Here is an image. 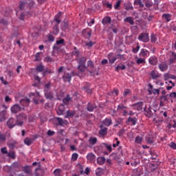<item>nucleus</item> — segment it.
Here are the masks:
<instances>
[{
	"label": "nucleus",
	"instance_id": "obj_1",
	"mask_svg": "<svg viewBox=\"0 0 176 176\" xmlns=\"http://www.w3.org/2000/svg\"><path fill=\"white\" fill-rule=\"evenodd\" d=\"M86 60H87V58L85 56L76 58V61L78 64V69L80 72H85L86 71Z\"/></svg>",
	"mask_w": 176,
	"mask_h": 176
},
{
	"label": "nucleus",
	"instance_id": "obj_2",
	"mask_svg": "<svg viewBox=\"0 0 176 176\" xmlns=\"http://www.w3.org/2000/svg\"><path fill=\"white\" fill-rule=\"evenodd\" d=\"M138 39L143 43H148L149 42V34L148 33H141L138 36Z\"/></svg>",
	"mask_w": 176,
	"mask_h": 176
},
{
	"label": "nucleus",
	"instance_id": "obj_3",
	"mask_svg": "<svg viewBox=\"0 0 176 176\" xmlns=\"http://www.w3.org/2000/svg\"><path fill=\"white\" fill-rule=\"evenodd\" d=\"M144 114L147 116V118H153L156 115V111L155 109H152V107H149L146 109L144 108Z\"/></svg>",
	"mask_w": 176,
	"mask_h": 176
},
{
	"label": "nucleus",
	"instance_id": "obj_4",
	"mask_svg": "<svg viewBox=\"0 0 176 176\" xmlns=\"http://www.w3.org/2000/svg\"><path fill=\"white\" fill-rule=\"evenodd\" d=\"M85 71L89 72V74H94V72H96V70L94 69V63L93 61H87V66H86Z\"/></svg>",
	"mask_w": 176,
	"mask_h": 176
},
{
	"label": "nucleus",
	"instance_id": "obj_5",
	"mask_svg": "<svg viewBox=\"0 0 176 176\" xmlns=\"http://www.w3.org/2000/svg\"><path fill=\"white\" fill-rule=\"evenodd\" d=\"M133 107V109H136L137 111H142V107H144L143 102H138V103H135L131 105Z\"/></svg>",
	"mask_w": 176,
	"mask_h": 176
},
{
	"label": "nucleus",
	"instance_id": "obj_6",
	"mask_svg": "<svg viewBox=\"0 0 176 176\" xmlns=\"http://www.w3.org/2000/svg\"><path fill=\"white\" fill-rule=\"evenodd\" d=\"M7 126L10 129H13L16 126V120L14 118H11L7 121Z\"/></svg>",
	"mask_w": 176,
	"mask_h": 176
},
{
	"label": "nucleus",
	"instance_id": "obj_7",
	"mask_svg": "<svg viewBox=\"0 0 176 176\" xmlns=\"http://www.w3.org/2000/svg\"><path fill=\"white\" fill-rule=\"evenodd\" d=\"M149 54V51H148L146 49H142L139 54L140 56L142 57V58H146Z\"/></svg>",
	"mask_w": 176,
	"mask_h": 176
},
{
	"label": "nucleus",
	"instance_id": "obj_8",
	"mask_svg": "<svg viewBox=\"0 0 176 176\" xmlns=\"http://www.w3.org/2000/svg\"><path fill=\"white\" fill-rule=\"evenodd\" d=\"M158 67L160 68V71H162V72H164V71H167V69H168V65L166 64V62H162Z\"/></svg>",
	"mask_w": 176,
	"mask_h": 176
},
{
	"label": "nucleus",
	"instance_id": "obj_9",
	"mask_svg": "<svg viewBox=\"0 0 176 176\" xmlns=\"http://www.w3.org/2000/svg\"><path fill=\"white\" fill-rule=\"evenodd\" d=\"M21 111V107L19 104H14L11 107V112L12 113H17Z\"/></svg>",
	"mask_w": 176,
	"mask_h": 176
},
{
	"label": "nucleus",
	"instance_id": "obj_10",
	"mask_svg": "<svg viewBox=\"0 0 176 176\" xmlns=\"http://www.w3.org/2000/svg\"><path fill=\"white\" fill-rule=\"evenodd\" d=\"M100 129H101L99 131V135H101V137H105V135H107V133H108V128H102V125H100Z\"/></svg>",
	"mask_w": 176,
	"mask_h": 176
},
{
	"label": "nucleus",
	"instance_id": "obj_11",
	"mask_svg": "<svg viewBox=\"0 0 176 176\" xmlns=\"http://www.w3.org/2000/svg\"><path fill=\"white\" fill-rule=\"evenodd\" d=\"M108 59L110 64H113L116 60H118V56H113V53H110L108 56Z\"/></svg>",
	"mask_w": 176,
	"mask_h": 176
},
{
	"label": "nucleus",
	"instance_id": "obj_12",
	"mask_svg": "<svg viewBox=\"0 0 176 176\" xmlns=\"http://www.w3.org/2000/svg\"><path fill=\"white\" fill-rule=\"evenodd\" d=\"M148 63L151 65H156L157 64V58L155 56H151L148 59Z\"/></svg>",
	"mask_w": 176,
	"mask_h": 176
},
{
	"label": "nucleus",
	"instance_id": "obj_13",
	"mask_svg": "<svg viewBox=\"0 0 176 176\" xmlns=\"http://www.w3.org/2000/svg\"><path fill=\"white\" fill-rule=\"evenodd\" d=\"M72 55L75 56L76 58H79L80 57V51L76 47H74Z\"/></svg>",
	"mask_w": 176,
	"mask_h": 176
},
{
	"label": "nucleus",
	"instance_id": "obj_14",
	"mask_svg": "<svg viewBox=\"0 0 176 176\" xmlns=\"http://www.w3.org/2000/svg\"><path fill=\"white\" fill-rule=\"evenodd\" d=\"M87 159L90 162V163H93L96 161V155L93 154V153H89L87 155Z\"/></svg>",
	"mask_w": 176,
	"mask_h": 176
},
{
	"label": "nucleus",
	"instance_id": "obj_15",
	"mask_svg": "<svg viewBox=\"0 0 176 176\" xmlns=\"http://www.w3.org/2000/svg\"><path fill=\"white\" fill-rule=\"evenodd\" d=\"M64 82H71V79L72 78V74H69V73H66L63 75V76Z\"/></svg>",
	"mask_w": 176,
	"mask_h": 176
},
{
	"label": "nucleus",
	"instance_id": "obj_16",
	"mask_svg": "<svg viewBox=\"0 0 176 176\" xmlns=\"http://www.w3.org/2000/svg\"><path fill=\"white\" fill-rule=\"evenodd\" d=\"M150 76H151L152 79H157L160 76L159 72L156 70H153L150 73Z\"/></svg>",
	"mask_w": 176,
	"mask_h": 176
},
{
	"label": "nucleus",
	"instance_id": "obj_17",
	"mask_svg": "<svg viewBox=\"0 0 176 176\" xmlns=\"http://www.w3.org/2000/svg\"><path fill=\"white\" fill-rule=\"evenodd\" d=\"M64 112H65V106H64V104L59 105L57 110L58 115H63Z\"/></svg>",
	"mask_w": 176,
	"mask_h": 176
},
{
	"label": "nucleus",
	"instance_id": "obj_18",
	"mask_svg": "<svg viewBox=\"0 0 176 176\" xmlns=\"http://www.w3.org/2000/svg\"><path fill=\"white\" fill-rule=\"evenodd\" d=\"M21 105L23 107H28L30 105V100L28 98L21 99Z\"/></svg>",
	"mask_w": 176,
	"mask_h": 176
},
{
	"label": "nucleus",
	"instance_id": "obj_19",
	"mask_svg": "<svg viewBox=\"0 0 176 176\" xmlns=\"http://www.w3.org/2000/svg\"><path fill=\"white\" fill-rule=\"evenodd\" d=\"M102 124H104V126H107V127H109V126H111V124H112V119L111 118H105L102 121Z\"/></svg>",
	"mask_w": 176,
	"mask_h": 176
},
{
	"label": "nucleus",
	"instance_id": "obj_20",
	"mask_svg": "<svg viewBox=\"0 0 176 176\" xmlns=\"http://www.w3.org/2000/svg\"><path fill=\"white\" fill-rule=\"evenodd\" d=\"M135 61H136V64H138V65H141V64H142V65H145V63H146L144 58H136Z\"/></svg>",
	"mask_w": 176,
	"mask_h": 176
},
{
	"label": "nucleus",
	"instance_id": "obj_21",
	"mask_svg": "<svg viewBox=\"0 0 176 176\" xmlns=\"http://www.w3.org/2000/svg\"><path fill=\"white\" fill-rule=\"evenodd\" d=\"M45 96L47 100H53V93L52 91H45Z\"/></svg>",
	"mask_w": 176,
	"mask_h": 176
},
{
	"label": "nucleus",
	"instance_id": "obj_22",
	"mask_svg": "<svg viewBox=\"0 0 176 176\" xmlns=\"http://www.w3.org/2000/svg\"><path fill=\"white\" fill-rule=\"evenodd\" d=\"M111 21H112V19H111L110 16H106L102 20V24H111Z\"/></svg>",
	"mask_w": 176,
	"mask_h": 176
},
{
	"label": "nucleus",
	"instance_id": "obj_23",
	"mask_svg": "<svg viewBox=\"0 0 176 176\" xmlns=\"http://www.w3.org/2000/svg\"><path fill=\"white\" fill-rule=\"evenodd\" d=\"M61 12H58L54 18V21H56L57 23V24H60L61 23Z\"/></svg>",
	"mask_w": 176,
	"mask_h": 176
},
{
	"label": "nucleus",
	"instance_id": "obj_24",
	"mask_svg": "<svg viewBox=\"0 0 176 176\" xmlns=\"http://www.w3.org/2000/svg\"><path fill=\"white\" fill-rule=\"evenodd\" d=\"M5 115H6V111L5 110L0 113V123H2V122L6 120V117H5Z\"/></svg>",
	"mask_w": 176,
	"mask_h": 176
},
{
	"label": "nucleus",
	"instance_id": "obj_25",
	"mask_svg": "<svg viewBox=\"0 0 176 176\" xmlns=\"http://www.w3.org/2000/svg\"><path fill=\"white\" fill-rule=\"evenodd\" d=\"M124 21L125 23H129V24H130L131 25H134V19H133V17H131V16H128V17H126V18L124 20Z\"/></svg>",
	"mask_w": 176,
	"mask_h": 176
},
{
	"label": "nucleus",
	"instance_id": "obj_26",
	"mask_svg": "<svg viewBox=\"0 0 176 176\" xmlns=\"http://www.w3.org/2000/svg\"><path fill=\"white\" fill-rule=\"evenodd\" d=\"M45 174V170L41 169V168H36L35 171V175L36 176H43Z\"/></svg>",
	"mask_w": 176,
	"mask_h": 176
},
{
	"label": "nucleus",
	"instance_id": "obj_27",
	"mask_svg": "<svg viewBox=\"0 0 176 176\" xmlns=\"http://www.w3.org/2000/svg\"><path fill=\"white\" fill-rule=\"evenodd\" d=\"M23 171L25 173V174L31 175L32 173V168L30 166H26L23 168Z\"/></svg>",
	"mask_w": 176,
	"mask_h": 176
},
{
	"label": "nucleus",
	"instance_id": "obj_28",
	"mask_svg": "<svg viewBox=\"0 0 176 176\" xmlns=\"http://www.w3.org/2000/svg\"><path fill=\"white\" fill-rule=\"evenodd\" d=\"M96 108H97L96 104H91V103H88L87 109L89 112H93L94 111V109H96Z\"/></svg>",
	"mask_w": 176,
	"mask_h": 176
},
{
	"label": "nucleus",
	"instance_id": "obj_29",
	"mask_svg": "<svg viewBox=\"0 0 176 176\" xmlns=\"http://www.w3.org/2000/svg\"><path fill=\"white\" fill-rule=\"evenodd\" d=\"M44 70L45 66L42 64H39L36 67V71H37V72H43Z\"/></svg>",
	"mask_w": 176,
	"mask_h": 176
},
{
	"label": "nucleus",
	"instance_id": "obj_30",
	"mask_svg": "<svg viewBox=\"0 0 176 176\" xmlns=\"http://www.w3.org/2000/svg\"><path fill=\"white\" fill-rule=\"evenodd\" d=\"M137 118L129 117L128 118V122H130L133 126H135V124H137Z\"/></svg>",
	"mask_w": 176,
	"mask_h": 176
},
{
	"label": "nucleus",
	"instance_id": "obj_31",
	"mask_svg": "<svg viewBox=\"0 0 176 176\" xmlns=\"http://www.w3.org/2000/svg\"><path fill=\"white\" fill-rule=\"evenodd\" d=\"M97 138H90L89 140V142L90 145H96L97 144Z\"/></svg>",
	"mask_w": 176,
	"mask_h": 176
},
{
	"label": "nucleus",
	"instance_id": "obj_32",
	"mask_svg": "<svg viewBox=\"0 0 176 176\" xmlns=\"http://www.w3.org/2000/svg\"><path fill=\"white\" fill-rule=\"evenodd\" d=\"M98 164H100L102 166V164H104L105 163V157H99L97 160Z\"/></svg>",
	"mask_w": 176,
	"mask_h": 176
},
{
	"label": "nucleus",
	"instance_id": "obj_33",
	"mask_svg": "<svg viewBox=\"0 0 176 176\" xmlns=\"http://www.w3.org/2000/svg\"><path fill=\"white\" fill-rule=\"evenodd\" d=\"M75 116V111H67L65 118H72Z\"/></svg>",
	"mask_w": 176,
	"mask_h": 176
},
{
	"label": "nucleus",
	"instance_id": "obj_34",
	"mask_svg": "<svg viewBox=\"0 0 176 176\" xmlns=\"http://www.w3.org/2000/svg\"><path fill=\"white\" fill-rule=\"evenodd\" d=\"M56 120L58 122V126H64L65 124V121L61 118H56Z\"/></svg>",
	"mask_w": 176,
	"mask_h": 176
},
{
	"label": "nucleus",
	"instance_id": "obj_35",
	"mask_svg": "<svg viewBox=\"0 0 176 176\" xmlns=\"http://www.w3.org/2000/svg\"><path fill=\"white\" fill-rule=\"evenodd\" d=\"M162 18L166 20V21L168 22L171 21V14H164L162 15Z\"/></svg>",
	"mask_w": 176,
	"mask_h": 176
},
{
	"label": "nucleus",
	"instance_id": "obj_36",
	"mask_svg": "<svg viewBox=\"0 0 176 176\" xmlns=\"http://www.w3.org/2000/svg\"><path fill=\"white\" fill-rule=\"evenodd\" d=\"M23 120L21 118H19V117H16V120L15 121V126H23Z\"/></svg>",
	"mask_w": 176,
	"mask_h": 176
},
{
	"label": "nucleus",
	"instance_id": "obj_37",
	"mask_svg": "<svg viewBox=\"0 0 176 176\" xmlns=\"http://www.w3.org/2000/svg\"><path fill=\"white\" fill-rule=\"evenodd\" d=\"M120 69H122V71L124 70V69H126V65H122V64L118 65L116 67V71L117 72H119V71H120Z\"/></svg>",
	"mask_w": 176,
	"mask_h": 176
},
{
	"label": "nucleus",
	"instance_id": "obj_38",
	"mask_svg": "<svg viewBox=\"0 0 176 176\" xmlns=\"http://www.w3.org/2000/svg\"><path fill=\"white\" fill-rule=\"evenodd\" d=\"M157 41V36L155 34H151V42L152 43H156Z\"/></svg>",
	"mask_w": 176,
	"mask_h": 176
},
{
	"label": "nucleus",
	"instance_id": "obj_39",
	"mask_svg": "<svg viewBox=\"0 0 176 176\" xmlns=\"http://www.w3.org/2000/svg\"><path fill=\"white\" fill-rule=\"evenodd\" d=\"M102 174H104V170L101 168H98L96 170V175L97 176H101Z\"/></svg>",
	"mask_w": 176,
	"mask_h": 176
},
{
	"label": "nucleus",
	"instance_id": "obj_40",
	"mask_svg": "<svg viewBox=\"0 0 176 176\" xmlns=\"http://www.w3.org/2000/svg\"><path fill=\"white\" fill-rule=\"evenodd\" d=\"M24 142H25V145L30 146V145H31V144H32L33 140H32V139H30V138H26L24 140Z\"/></svg>",
	"mask_w": 176,
	"mask_h": 176
},
{
	"label": "nucleus",
	"instance_id": "obj_41",
	"mask_svg": "<svg viewBox=\"0 0 176 176\" xmlns=\"http://www.w3.org/2000/svg\"><path fill=\"white\" fill-rule=\"evenodd\" d=\"M8 157H11V159H16V152L11 151L8 154Z\"/></svg>",
	"mask_w": 176,
	"mask_h": 176
},
{
	"label": "nucleus",
	"instance_id": "obj_42",
	"mask_svg": "<svg viewBox=\"0 0 176 176\" xmlns=\"http://www.w3.org/2000/svg\"><path fill=\"white\" fill-rule=\"evenodd\" d=\"M126 107L125 106H124L123 105V104H119L118 106V108H117V109H118V111H119V112H123V111H124V109H126Z\"/></svg>",
	"mask_w": 176,
	"mask_h": 176
},
{
	"label": "nucleus",
	"instance_id": "obj_43",
	"mask_svg": "<svg viewBox=\"0 0 176 176\" xmlns=\"http://www.w3.org/2000/svg\"><path fill=\"white\" fill-rule=\"evenodd\" d=\"M60 30H58V24L55 25L53 27V32L54 34V35H57V34H58Z\"/></svg>",
	"mask_w": 176,
	"mask_h": 176
},
{
	"label": "nucleus",
	"instance_id": "obj_44",
	"mask_svg": "<svg viewBox=\"0 0 176 176\" xmlns=\"http://www.w3.org/2000/svg\"><path fill=\"white\" fill-rule=\"evenodd\" d=\"M145 6L146 8H152V6H153V3L152 2V0H146L145 3Z\"/></svg>",
	"mask_w": 176,
	"mask_h": 176
},
{
	"label": "nucleus",
	"instance_id": "obj_45",
	"mask_svg": "<svg viewBox=\"0 0 176 176\" xmlns=\"http://www.w3.org/2000/svg\"><path fill=\"white\" fill-rule=\"evenodd\" d=\"M69 101H71V98L69 96H67L66 98H63V102L65 105H68L69 104Z\"/></svg>",
	"mask_w": 176,
	"mask_h": 176
},
{
	"label": "nucleus",
	"instance_id": "obj_46",
	"mask_svg": "<svg viewBox=\"0 0 176 176\" xmlns=\"http://www.w3.org/2000/svg\"><path fill=\"white\" fill-rule=\"evenodd\" d=\"M17 116L19 117V119H21L22 121L23 120H27V115H25L23 113H21V114H19Z\"/></svg>",
	"mask_w": 176,
	"mask_h": 176
},
{
	"label": "nucleus",
	"instance_id": "obj_47",
	"mask_svg": "<svg viewBox=\"0 0 176 176\" xmlns=\"http://www.w3.org/2000/svg\"><path fill=\"white\" fill-rule=\"evenodd\" d=\"M134 5L139 6L140 8H144V3H142L141 0H135Z\"/></svg>",
	"mask_w": 176,
	"mask_h": 176
},
{
	"label": "nucleus",
	"instance_id": "obj_48",
	"mask_svg": "<svg viewBox=\"0 0 176 176\" xmlns=\"http://www.w3.org/2000/svg\"><path fill=\"white\" fill-rule=\"evenodd\" d=\"M61 173H62L61 169H60V168L56 169L54 171V175H55V176H61Z\"/></svg>",
	"mask_w": 176,
	"mask_h": 176
},
{
	"label": "nucleus",
	"instance_id": "obj_49",
	"mask_svg": "<svg viewBox=\"0 0 176 176\" xmlns=\"http://www.w3.org/2000/svg\"><path fill=\"white\" fill-rule=\"evenodd\" d=\"M78 157H79V155H78V153H73L72 155V162H76V160H78Z\"/></svg>",
	"mask_w": 176,
	"mask_h": 176
},
{
	"label": "nucleus",
	"instance_id": "obj_50",
	"mask_svg": "<svg viewBox=\"0 0 176 176\" xmlns=\"http://www.w3.org/2000/svg\"><path fill=\"white\" fill-rule=\"evenodd\" d=\"M50 86H52V84L50 83V82L45 84L44 87V91H49V90H50Z\"/></svg>",
	"mask_w": 176,
	"mask_h": 176
},
{
	"label": "nucleus",
	"instance_id": "obj_51",
	"mask_svg": "<svg viewBox=\"0 0 176 176\" xmlns=\"http://www.w3.org/2000/svg\"><path fill=\"white\" fill-rule=\"evenodd\" d=\"M5 141H6V136L0 133V144L5 142Z\"/></svg>",
	"mask_w": 176,
	"mask_h": 176
},
{
	"label": "nucleus",
	"instance_id": "obj_52",
	"mask_svg": "<svg viewBox=\"0 0 176 176\" xmlns=\"http://www.w3.org/2000/svg\"><path fill=\"white\" fill-rule=\"evenodd\" d=\"M140 49H141V47L140 46V44L138 43L135 48H133L132 52L133 53H138Z\"/></svg>",
	"mask_w": 176,
	"mask_h": 176
},
{
	"label": "nucleus",
	"instance_id": "obj_53",
	"mask_svg": "<svg viewBox=\"0 0 176 176\" xmlns=\"http://www.w3.org/2000/svg\"><path fill=\"white\" fill-rule=\"evenodd\" d=\"M168 146L171 149H175L176 151V144L175 142H172L168 144Z\"/></svg>",
	"mask_w": 176,
	"mask_h": 176
},
{
	"label": "nucleus",
	"instance_id": "obj_54",
	"mask_svg": "<svg viewBox=\"0 0 176 176\" xmlns=\"http://www.w3.org/2000/svg\"><path fill=\"white\" fill-rule=\"evenodd\" d=\"M44 61L45 63H53L54 60H53V58H52V57L47 56L45 58Z\"/></svg>",
	"mask_w": 176,
	"mask_h": 176
},
{
	"label": "nucleus",
	"instance_id": "obj_55",
	"mask_svg": "<svg viewBox=\"0 0 176 176\" xmlns=\"http://www.w3.org/2000/svg\"><path fill=\"white\" fill-rule=\"evenodd\" d=\"M135 142H136V144H141V142H142V138H141V136H137Z\"/></svg>",
	"mask_w": 176,
	"mask_h": 176
},
{
	"label": "nucleus",
	"instance_id": "obj_56",
	"mask_svg": "<svg viewBox=\"0 0 176 176\" xmlns=\"http://www.w3.org/2000/svg\"><path fill=\"white\" fill-rule=\"evenodd\" d=\"M116 56L117 57V59L118 58L119 60H122L123 61H124V60H126V58H124V55L118 54Z\"/></svg>",
	"mask_w": 176,
	"mask_h": 176
},
{
	"label": "nucleus",
	"instance_id": "obj_57",
	"mask_svg": "<svg viewBox=\"0 0 176 176\" xmlns=\"http://www.w3.org/2000/svg\"><path fill=\"white\" fill-rule=\"evenodd\" d=\"M68 27H69L68 23L65 22V23H63V25L62 26V30H63V31H65L66 30H68Z\"/></svg>",
	"mask_w": 176,
	"mask_h": 176
},
{
	"label": "nucleus",
	"instance_id": "obj_58",
	"mask_svg": "<svg viewBox=\"0 0 176 176\" xmlns=\"http://www.w3.org/2000/svg\"><path fill=\"white\" fill-rule=\"evenodd\" d=\"M24 6H25V3L23 2V1H20V3H19L20 10H23V9H24Z\"/></svg>",
	"mask_w": 176,
	"mask_h": 176
},
{
	"label": "nucleus",
	"instance_id": "obj_59",
	"mask_svg": "<svg viewBox=\"0 0 176 176\" xmlns=\"http://www.w3.org/2000/svg\"><path fill=\"white\" fill-rule=\"evenodd\" d=\"M35 60L34 61H41V54L36 53L35 55Z\"/></svg>",
	"mask_w": 176,
	"mask_h": 176
},
{
	"label": "nucleus",
	"instance_id": "obj_60",
	"mask_svg": "<svg viewBox=\"0 0 176 176\" xmlns=\"http://www.w3.org/2000/svg\"><path fill=\"white\" fill-rule=\"evenodd\" d=\"M131 93V91H130V89H126L124 91L123 96H124V97H126V96H128V94H130Z\"/></svg>",
	"mask_w": 176,
	"mask_h": 176
},
{
	"label": "nucleus",
	"instance_id": "obj_61",
	"mask_svg": "<svg viewBox=\"0 0 176 176\" xmlns=\"http://www.w3.org/2000/svg\"><path fill=\"white\" fill-rule=\"evenodd\" d=\"M153 94H157V96H159V94H160V89H153Z\"/></svg>",
	"mask_w": 176,
	"mask_h": 176
},
{
	"label": "nucleus",
	"instance_id": "obj_62",
	"mask_svg": "<svg viewBox=\"0 0 176 176\" xmlns=\"http://www.w3.org/2000/svg\"><path fill=\"white\" fill-rule=\"evenodd\" d=\"M169 97L170 98H175L176 99V92H172L169 94Z\"/></svg>",
	"mask_w": 176,
	"mask_h": 176
},
{
	"label": "nucleus",
	"instance_id": "obj_63",
	"mask_svg": "<svg viewBox=\"0 0 176 176\" xmlns=\"http://www.w3.org/2000/svg\"><path fill=\"white\" fill-rule=\"evenodd\" d=\"M0 23L3 24V25H8V21H6L5 19L0 20Z\"/></svg>",
	"mask_w": 176,
	"mask_h": 176
},
{
	"label": "nucleus",
	"instance_id": "obj_64",
	"mask_svg": "<svg viewBox=\"0 0 176 176\" xmlns=\"http://www.w3.org/2000/svg\"><path fill=\"white\" fill-rule=\"evenodd\" d=\"M44 74H53V71H52V69H44Z\"/></svg>",
	"mask_w": 176,
	"mask_h": 176
}]
</instances>
